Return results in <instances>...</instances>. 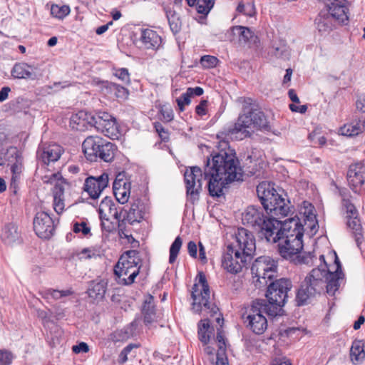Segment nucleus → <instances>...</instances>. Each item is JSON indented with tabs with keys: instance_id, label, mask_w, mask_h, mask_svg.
Listing matches in <instances>:
<instances>
[{
	"instance_id": "1",
	"label": "nucleus",
	"mask_w": 365,
	"mask_h": 365,
	"mask_svg": "<svg viewBox=\"0 0 365 365\" xmlns=\"http://www.w3.org/2000/svg\"><path fill=\"white\" fill-rule=\"evenodd\" d=\"M319 260L320 264L307 275L298 290V305H304L311 299L320 295L324 290L329 296H335L341 284H344L345 275L336 252L332 268L327 266L323 255H320Z\"/></svg>"
},
{
	"instance_id": "2",
	"label": "nucleus",
	"mask_w": 365,
	"mask_h": 365,
	"mask_svg": "<svg viewBox=\"0 0 365 365\" xmlns=\"http://www.w3.org/2000/svg\"><path fill=\"white\" fill-rule=\"evenodd\" d=\"M203 175L207 180L209 194L219 197L224 195L223 189L227 185L242 180V170L234 154L221 151L212 160L207 159Z\"/></svg>"
},
{
	"instance_id": "3",
	"label": "nucleus",
	"mask_w": 365,
	"mask_h": 365,
	"mask_svg": "<svg viewBox=\"0 0 365 365\" xmlns=\"http://www.w3.org/2000/svg\"><path fill=\"white\" fill-rule=\"evenodd\" d=\"M272 232V240L269 242L277 243L280 255L287 259L295 260L302 264H309L313 262L314 255L312 252L299 256L303 248L302 237L304 227L299 219L290 218L284 222L279 221L277 229Z\"/></svg>"
},
{
	"instance_id": "4",
	"label": "nucleus",
	"mask_w": 365,
	"mask_h": 365,
	"mask_svg": "<svg viewBox=\"0 0 365 365\" xmlns=\"http://www.w3.org/2000/svg\"><path fill=\"white\" fill-rule=\"evenodd\" d=\"M242 102V113L239 115L235 123L228 130L229 135H240V139L250 136V133L248 128L262 129L268 127V120L265 115L257 108V106L252 103V99L243 98Z\"/></svg>"
},
{
	"instance_id": "5",
	"label": "nucleus",
	"mask_w": 365,
	"mask_h": 365,
	"mask_svg": "<svg viewBox=\"0 0 365 365\" xmlns=\"http://www.w3.org/2000/svg\"><path fill=\"white\" fill-rule=\"evenodd\" d=\"M197 282L192 288L191 297L192 299V309L194 312L200 314L204 319H224L219 308L209 302L210 288L206 277L202 272L197 274Z\"/></svg>"
},
{
	"instance_id": "6",
	"label": "nucleus",
	"mask_w": 365,
	"mask_h": 365,
	"mask_svg": "<svg viewBox=\"0 0 365 365\" xmlns=\"http://www.w3.org/2000/svg\"><path fill=\"white\" fill-rule=\"evenodd\" d=\"M257 194L264 209L272 217H283L290 212V206L287 203L288 200L279 195L269 183H259Z\"/></svg>"
},
{
	"instance_id": "7",
	"label": "nucleus",
	"mask_w": 365,
	"mask_h": 365,
	"mask_svg": "<svg viewBox=\"0 0 365 365\" xmlns=\"http://www.w3.org/2000/svg\"><path fill=\"white\" fill-rule=\"evenodd\" d=\"M223 322L200 321L197 324L198 338L203 344H209L217 331L216 340L218 343V351L215 365H227L228 364L226 356V339L222 330Z\"/></svg>"
},
{
	"instance_id": "8",
	"label": "nucleus",
	"mask_w": 365,
	"mask_h": 365,
	"mask_svg": "<svg viewBox=\"0 0 365 365\" xmlns=\"http://www.w3.org/2000/svg\"><path fill=\"white\" fill-rule=\"evenodd\" d=\"M244 225L259 230L261 236L266 240H272V233L277 229L279 220L274 217H267L262 208L249 206L242 214Z\"/></svg>"
},
{
	"instance_id": "9",
	"label": "nucleus",
	"mask_w": 365,
	"mask_h": 365,
	"mask_svg": "<svg viewBox=\"0 0 365 365\" xmlns=\"http://www.w3.org/2000/svg\"><path fill=\"white\" fill-rule=\"evenodd\" d=\"M140 260L136 250H129L122 255L115 265V279L118 284L129 286L139 274Z\"/></svg>"
},
{
	"instance_id": "10",
	"label": "nucleus",
	"mask_w": 365,
	"mask_h": 365,
	"mask_svg": "<svg viewBox=\"0 0 365 365\" xmlns=\"http://www.w3.org/2000/svg\"><path fill=\"white\" fill-rule=\"evenodd\" d=\"M86 120L91 126L102 133L104 135L112 138H118L119 135L118 125L114 117L106 112H100L96 115H92L84 111H80L73 117L72 120Z\"/></svg>"
},
{
	"instance_id": "11",
	"label": "nucleus",
	"mask_w": 365,
	"mask_h": 365,
	"mask_svg": "<svg viewBox=\"0 0 365 365\" xmlns=\"http://www.w3.org/2000/svg\"><path fill=\"white\" fill-rule=\"evenodd\" d=\"M276 272V262L268 256L257 258L251 267L253 283L258 288L267 286Z\"/></svg>"
},
{
	"instance_id": "12",
	"label": "nucleus",
	"mask_w": 365,
	"mask_h": 365,
	"mask_svg": "<svg viewBox=\"0 0 365 365\" xmlns=\"http://www.w3.org/2000/svg\"><path fill=\"white\" fill-rule=\"evenodd\" d=\"M292 286L290 280L282 278L271 282L267 287L266 297L268 304H272V308L276 311L278 316L282 315V307L285 304Z\"/></svg>"
},
{
	"instance_id": "13",
	"label": "nucleus",
	"mask_w": 365,
	"mask_h": 365,
	"mask_svg": "<svg viewBox=\"0 0 365 365\" xmlns=\"http://www.w3.org/2000/svg\"><path fill=\"white\" fill-rule=\"evenodd\" d=\"M342 198V205L346 211L347 225L352 230L357 247L361 249V245L364 241L362 227L358 218V211L352 203L349 191L342 190L340 191Z\"/></svg>"
},
{
	"instance_id": "14",
	"label": "nucleus",
	"mask_w": 365,
	"mask_h": 365,
	"mask_svg": "<svg viewBox=\"0 0 365 365\" xmlns=\"http://www.w3.org/2000/svg\"><path fill=\"white\" fill-rule=\"evenodd\" d=\"M41 179L44 183L54 184L53 189V209L61 214L65 208L64 186L66 184L61 173L58 171L41 175Z\"/></svg>"
},
{
	"instance_id": "15",
	"label": "nucleus",
	"mask_w": 365,
	"mask_h": 365,
	"mask_svg": "<svg viewBox=\"0 0 365 365\" xmlns=\"http://www.w3.org/2000/svg\"><path fill=\"white\" fill-rule=\"evenodd\" d=\"M248 259L239 252L232 245L226 247L222 252V267L230 274L240 273L246 267Z\"/></svg>"
},
{
	"instance_id": "16",
	"label": "nucleus",
	"mask_w": 365,
	"mask_h": 365,
	"mask_svg": "<svg viewBox=\"0 0 365 365\" xmlns=\"http://www.w3.org/2000/svg\"><path fill=\"white\" fill-rule=\"evenodd\" d=\"M235 244L232 246L248 259L255 255L256 243L254 235L245 228L240 227L235 234Z\"/></svg>"
},
{
	"instance_id": "17",
	"label": "nucleus",
	"mask_w": 365,
	"mask_h": 365,
	"mask_svg": "<svg viewBox=\"0 0 365 365\" xmlns=\"http://www.w3.org/2000/svg\"><path fill=\"white\" fill-rule=\"evenodd\" d=\"M242 319H255L256 317L260 319H267L266 317H275L278 316L272 308V304L266 303L264 300H256L250 306L241 309Z\"/></svg>"
},
{
	"instance_id": "18",
	"label": "nucleus",
	"mask_w": 365,
	"mask_h": 365,
	"mask_svg": "<svg viewBox=\"0 0 365 365\" xmlns=\"http://www.w3.org/2000/svg\"><path fill=\"white\" fill-rule=\"evenodd\" d=\"M63 153V149L58 144H41L37 150V158L43 164L40 172L43 170H46V174L53 173L48 169L51 163H54L59 160Z\"/></svg>"
},
{
	"instance_id": "19",
	"label": "nucleus",
	"mask_w": 365,
	"mask_h": 365,
	"mask_svg": "<svg viewBox=\"0 0 365 365\" xmlns=\"http://www.w3.org/2000/svg\"><path fill=\"white\" fill-rule=\"evenodd\" d=\"M187 195L194 201L198 198L202 190V172L197 166L186 169L184 174Z\"/></svg>"
},
{
	"instance_id": "20",
	"label": "nucleus",
	"mask_w": 365,
	"mask_h": 365,
	"mask_svg": "<svg viewBox=\"0 0 365 365\" xmlns=\"http://www.w3.org/2000/svg\"><path fill=\"white\" fill-rule=\"evenodd\" d=\"M34 230L38 237L49 239L54 232L55 225L51 217L46 212H38L34 219Z\"/></svg>"
},
{
	"instance_id": "21",
	"label": "nucleus",
	"mask_w": 365,
	"mask_h": 365,
	"mask_svg": "<svg viewBox=\"0 0 365 365\" xmlns=\"http://www.w3.org/2000/svg\"><path fill=\"white\" fill-rule=\"evenodd\" d=\"M347 178L351 190L360 193L365 187V163H358L350 165Z\"/></svg>"
},
{
	"instance_id": "22",
	"label": "nucleus",
	"mask_w": 365,
	"mask_h": 365,
	"mask_svg": "<svg viewBox=\"0 0 365 365\" xmlns=\"http://www.w3.org/2000/svg\"><path fill=\"white\" fill-rule=\"evenodd\" d=\"M108 174L103 173L98 176H89L84 182V190L91 198L98 199L108 185Z\"/></svg>"
},
{
	"instance_id": "23",
	"label": "nucleus",
	"mask_w": 365,
	"mask_h": 365,
	"mask_svg": "<svg viewBox=\"0 0 365 365\" xmlns=\"http://www.w3.org/2000/svg\"><path fill=\"white\" fill-rule=\"evenodd\" d=\"M98 212L101 220L108 222L113 217L120 223L123 210L115 204L111 198L106 197L100 204ZM118 226L120 227V224H118Z\"/></svg>"
},
{
	"instance_id": "24",
	"label": "nucleus",
	"mask_w": 365,
	"mask_h": 365,
	"mask_svg": "<svg viewBox=\"0 0 365 365\" xmlns=\"http://www.w3.org/2000/svg\"><path fill=\"white\" fill-rule=\"evenodd\" d=\"M103 143V139L99 136H88L84 140L82 149L87 160L97 161V153Z\"/></svg>"
},
{
	"instance_id": "25",
	"label": "nucleus",
	"mask_w": 365,
	"mask_h": 365,
	"mask_svg": "<svg viewBox=\"0 0 365 365\" xmlns=\"http://www.w3.org/2000/svg\"><path fill=\"white\" fill-rule=\"evenodd\" d=\"M113 194L116 200L120 204L128 201L130 194V182L126 180L116 178L113 184Z\"/></svg>"
},
{
	"instance_id": "26",
	"label": "nucleus",
	"mask_w": 365,
	"mask_h": 365,
	"mask_svg": "<svg viewBox=\"0 0 365 365\" xmlns=\"http://www.w3.org/2000/svg\"><path fill=\"white\" fill-rule=\"evenodd\" d=\"M268 55L271 58L287 61L290 58L291 51L286 42L279 40L272 42V46L268 49Z\"/></svg>"
},
{
	"instance_id": "27",
	"label": "nucleus",
	"mask_w": 365,
	"mask_h": 365,
	"mask_svg": "<svg viewBox=\"0 0 365 365\" xmlns=\"http://www.w3.org/2000/svg\"><path fill=\"white\" fill-rule=\"evenodd\" d=\"M140 38L147 49H158L162 42V38L158 34L148 29L142 30Z\"/></svg>"
},
{
	"instance_id": "28",
	"label": "nucleus",
	"mask_w": 365,
	"mask_h": 365,
	"mask_svg": "<svg viewBox=\"0 0 365 365\" xmlns=\"http://www.w3.org/2000/svg\"><path fill=\"white\" fill-rule=\"evenodd\" d=\"M136 322H132L127 327L121 329H118L113 332L110 338L113 341H124L137 334Z\"/></svg>"
},
{
	"instance_id": "29",
	"label": "nucleus",
	"mask_w": 365,
	"mask_h": 365,
	"mask_svg": "<svg viewBox=\"0 0 365 365\" xmlns=\"http://www.w3.org/2000/svg\"><path fill=\"white\" fill-rule=\"evenodd\" d=\"M334 18L330 14L320 13L315 19L317 30L322 35L329 34L335 27Z\"/></svg>"
},
{
	"instance_id": "30",
	"label": "nucleus",
	"mask_w": 365,
	"mask_h": 365,
	"mask_svg": "<svg viewBox=\"0 0 365 365\" xmlns=\"http://www.w3.org/2000/svg\"><path fill=\"white\" fill-rule=\"evenodd\" d=\"M127 214V220L130 223L140 222L144 217V205L140 200H136L132 202Z\"/></svg>"
},
{
	"instance_id": "31",
	"label": "nucleus",
	"mask_w": 365,
	"mask_h": 365,
	"mask_svg": "<svg viewBox=\"0 0 365 365\" xmlns=\"http://www.w3.org/2000/svg\"><path fill=\"white\" fill-rule=\"evenodd\" d=\"M350 359L354 365L361 364L365 359L364 343L362 340H354L350 348Z\"/></svg>"
},
{
	"instance_id": "32",
	"label": "nucleus",
	"mask_w": 365,
	"mask_h": 365,
	"mask_svg": "<svg viewBox=\"0 0 365 365\" xmlns=\"http://www.w3.org/2000/svg\"><path fill=\"white\" fill-rule=\"evenodd\" d=\"M365 130V120H356L340 128L341 134L348 137L357 135Z\"/></svg>"
},
{
	"instance_id": "33",
	"label": "nucleus",
	"mask_w": 365,
	"mask_h": 365,
	"mask_svg": "<svg viewBox=\"0 0 365 365\" xmlns=\"http://www.w3.org/2000/svg\"><path fill=\"white\" fill-rule=\"evenodd\" d=\"M232 31L235 35L238 36L239 42L241 44H247L251 42H256L257 38L254 32L248 27L242 26H236L232 28Z\"/></svg>"
},
{
	"instance_id": "34",
	"label": "nucleus",
	"mask_w": 365,
	"mask_h": 365,
	"mask_svg": "<svg viewBox=\"0 0 365 365\" xmlns=\"http://www.w3.org/2000/svg\"><path fill=\"white\" fill-rule=\"evenodd\" d=\"M106 292V283L105 282H93L88 289V294L94 302H99L104 298Z\"/></svg>"
},
{
	"instance_id": "35",
	"label": "nucleus",
	"mask_w": 365,
	"mask_h": 365,
	"mask_svg": "<svg viewBox=\"0 0 365 365\" xmlns=\"http://www.w3.org/2000/svg\"><path fill=\"white\" fill-rule=\"evenodd\" d=\"M115 146L110 142L103 139V143L101 144V148L97 153V160L100 159L104 162H111L115 156Z\"/></svg>"
},
{
	"instance_id": "36",
	"label": "nucleus",
	"mask_w": 365,
	"mask_h": 365,
	"mask_svg": "<svg viewBox=\"0 0 365 365\" xmlns=\"http://www.w3.org/2000/svg\"><path fill=\"white\" fill-rule=\"evenodd\" d=\"M73 294L71 289L58 290L53 289H46L40 292L41 297L47 300H61Z\"/></svg>"
},
{
	"instance_id": "37",
	"label": "nucleus",
	"mask_w": 365,
	"mask_h": 365,
	"mask_svg": "<svg viewBox=\"0 0 365 365\" xmlns=\"http://www.w3.org/2000/svg\"><path fill=\"white\" fill-rule=\"evenodd\" d=\"M1 237L6 243L14 242L18 238L16 226L14 224L5 225L1 230Z\"/></svg>"
},
{
	"instance_id": "38",
	"label": "nucleus",
	"mask_w": 365,
	"mask_h": 365,
	"mask_svg": "<svg viewBox=\"0 0 365 365\" xmlns=\"http://www.w3.org/2000/svg\"><path fill=\"white\" fill-rule=\"evenodd\" d=\"M142 312L145 316V319L150 318L155 314V305L154 297L148 294L145 297L143 304L142 306Z\"/></svg>"
},
{
	"instance_id": "39",
	"label": "nucleus",
	"mask_w": 365,
	"mask_h": 365,
	"mask_svg": "<svg viewBox=\"0 0 365 365\" xmlns=\"http://www.w3.org/2000/svg\"><path fill=\"white\" fill-rule=\"evenodd\" d=\"M11 170L12 173V177L9 185V190L11 192L16 195L19 190V183L21 178L20 175L21 173V168L16 163H14L11 167Z\"/></svg>"
},
{
	"instance_id": "40",
	"label": "nucleus",
	"mask_w": 365,
	"mask_h": 365,
	"mask_svg": "<svg viewBox=\"0 0 365 365\" xmlns=\"http://www.w3.org/2000/svg\"><path fill=\"white\" fill-rule=\"evenodd\" d=\"M42 76V71L38 65L24 64V79L37 80Z\"/></svg>"
},
{
	"instance_id": "41",
	"label": "nucleus",
	"mask_w": 365,
	"mask_h": 365,
	"mask_svg": "<svg viewBox=\"0 0 365 365\" xmlns=\"http://www.w3.org/2000/svg\"><path fill=\"white\" fill-rule=\"evenodd\" d=\"M107 87L119 99L125 100L128 97V90L123 86L115 83H108Z\"/></svg>"
},
{
	"instance_id": "42",
	"label": "nucleus",
	"mask_w": 365,
	"mask_h": 365,
	"mask_svg": "<svg viewBox=\"0 0 365 365\" xmlns=\"http://www.w3.org/2000/svg\"><path fill=\"white\" fill-rule=\"evenodd\" d=\"M70 7L67 5L58 6L53 4L51 7V14L57 19H62L70 14Z\"/></svg>"
},
{
	"instance_id": "43",
	"label": "nucleus",
	"mask_w": 365,
	"mask_h": 365,
	"mask_svg": "<svg viewBox=\"0 0 365 365\" xmlns=\"http://www.w3.org/2000/svg\"><path fill=\"white\" fill-rule=\"evenodd\" d=\"M166 14L170 29L174 34L178 33L181 28V22L179 17L175 11L170 10L168 11Z\"/></svg>"
},
{
	"instance_id": "44",
	"label": "nucleus",
	"mask_w": 365,
	"mask_h": 365,
	"mask_svg": "<svg viewBox=\"0 0 365 365\" xmlns=\"http://www.w3.org/2000/svg\"><path fill=\"white\" fill-rule=\"evenodd\" d=\"M246 325L256 334H262L267 328V321H247Z\"/></svg>"
},
{
	"instance_id": "45",
	"label": "nucleus",
	"mask_w": 365,
	"mask_h": 365,
	"mask_svg": "<svg viewBox=\"0 0 365 365\" xmlns=\"http://www.w3.org/2000/svg\"><path fill=\"white\" fill-rule=\"evenodd\" d=\"M182 241L180 237H177L170 247L169 262L173 264L182 247Z\"/></svg>"
},
{
	"instance_id": "46",
	"label": "nucleus",
	"mask_w": 365,
	"mask_h": 365,
	"mask_svg": "<svg viewBox=\"0 0 365 365\" xmlns=\"http://www.w3.org/2000/svg\"><path fill=\"white\" fill-rule=\"evenodd\" d=\"M214 3L211 0H197L195 6L199 14H207L212 8Z\"/></svg>"
},
{
	"instance_id": "47",
	"label": "nucleus",
	"mask_w": 365,
	"mask_h": 365,
	"mask_svg": "<svg viewBox=\"0 0 365 365\" xmlns=\"http://www.w3.org/2000/svg\"><path fill=\"white\" fill-rule=\"evenodd\" d=\"M73 231L76 234L81 233L84 237L91 235V227L88 225L87 222L84 221L81 222H74L73 225Z\"/></svg>"
},
{
	"instance_id": "48",
	"label": "nucleus",
	"mask_w": 365,
	"mask_h": 365,
	"mask_svg": "<svg viewBox=\"0 0 365 365\" xmlns=\"http://www.w3.org/2000/svg\"><path fill=\"white\" fill-rule=\"evenodd\" d=\"M236 11L239 14H242L248 16H253L255 14V7L253 4H244L242 2L239 3Z\"/></svg>"
},
{
	"instance_id": "49",
	"label": "nucleus",
	"mask_w": 365,
	"mask_h": 365,
	"mask_svg": "<svg viewBox=\"0 0 365 365\" xmlns=\"http://www.w3.org/2000/svg\"><path fill=\"white\" fill-rule=\"evenodd\" d=\"M138 347H140V344H129L120 353L118 362L120 364L125 363L128 360V354H130L134 349H138Z\"/></svg>"
},
{
	"instance_id": "50",
	"label": "nucleus",
	"mask_w": 365,
	"mask_h": 365,
	"mask_svg": "<svg viewBox=\"0 0 365 365\" xmlns=\"http://www.w3.org/2000/svg\"><path fill=\"white\" fill-rule=\"evenodd\" d=\"M113 73L116 78H118L122 82H123L125 83H130V73L127 68H114L113 69Z\"/></svg>"
},
{
	"instance_id": "51",
	"label": "nucleus",
	"mask_w": 365,
	"mask_h": 365,
	"mask_svg": "<svg viewBox=\"0 0 365 365\" xmlns=\"http://www.w3.org/2000/svg\"><path fill=\"white\" fill-rule=\"evenodd\" d=\"M219 60L213 56L205 55L201 57L200 63L203 68H210L215 67Z\"/></svg>"
},
{
	"instance_id": "52",
	"label": "nucleus",
	"mask_w": 365,
	"mask_h": 365,
	"mask_svg": "<svg viewBox=\"0 0 365 365\" xmlns=\"http://www.w3.org/2000/svg\"><path fill=\"white\" fill-rule=\"evenodd\" d=\"M159 111L163 116V120L165 122H170L173 119V110L170 106L167 105L160 106Z\"/></svg>"
},
{
	"instance_id": "53",
	"label": "nucleus",
	"mask_w": 365,
	"mask_h": 365,
	"mask_svg": "<svg viewBox=\"0 0 365 365\" xmlns=\"http://www.w3.org/2000/svg\"><path fill=\"white\" fill-rule=\"evenodd\" d=\"M190 98L191 96L188 92L186 91L185 93H182L180 98H177L176 101L180 111L184 110L185 106L189 105L190 103Z\"/></svg>"
},
{
	"instance_id": "54",
	"label": "nucleus",
	"mask_w": 365,
	"mask_h": 365,
	"mask_svg": "<svg viewBox=\"0 0 365 365\" xmlns=\"http://www.w3.org/2000/svg\"><path fill=\"white\" fill-rule=\"evenodd\" d=\"M13 358V354L10 351L0 350V365H10Z\"/></svg>"
},
{
	"instance_id": "55",
	"label": "nucleus",
	"mask_w": 365,
	"mask_h": 365,
	"mask_svg": "<svg viewBox=\"0 0 365 365\" xmlns=\"http://www.w3.org/2000/svg\"><path fill=\"white\" fill-rule=\"evenodd\" d=\"M11 75L16 78H23V64L16 63L11 70Z\"/></svg>"
},
{
	"instance_id": "56",
	"label": "nucleus",
	"mask_w": 365,
	"mask_h": 365,
	"mask_svg": "<svg viewBox=\"0 0 365 365\" xmlns=\"http://www.w3.org/2000/svg\"><path fill=\"white\" fill-rule=\"evenodd\" d=\"M72 351L75 354L87 353L89 351V348L86 343L81 342L77 345L73 346Z\"/></svg>"
},
{
	"instance_id": "57",
	"label": "nucleus",
	"mask_w": 365,
	"mask_h": 365,
	"mask_svg": "<svg viewBox=\"0 0 365 365\" xmlns=\"http://www.w3.org/2000/svg\"><path fill=\"white\" fill-rule=\"evenodd\" d=\"M207 101L206 100H202L200 101L199 105H197L195 108L196 113L199 115H204L206 114L205 108L207 106Z\"/></svg>"
},
{
	"instance_id": "58",
	"label": "nucleus",
	"mask_w": 365,
	"mask_h": 365,
	"mask_svg": "<svg viewBox=\"0 0 365 365\" xmlns=\"http://www.w3.org/2000/svg\"><path fill=\"white\" fill-rule=\"evenodd\" d=\"M187 250H188L189 255L191 257H192L194 258L197 257V245L195 244V242H194L193 241L189 242L187 244Z\"/></svg>"
},
{
	"instance_id": "59",
	"label": "nucleus",
	"mask_w": 365,
	"mask_h": 365,
	"mask_svg": "<svg viewBox=\"0 0 365 365\" xmlns=\"http://www.w3.org/2000/svg\"><path fill=\"white\" fill-rule=\"evenodd\" d=\"M289 108L292 112L299 113H304L307 110V105H302V106H297L294 103H292L289 105Z\"/></svg>"
},
{
	"instance_id": "60",
	"label": "nucleus",
	"mask_w": 365,
	"mask_h": 365,
	"mask_svg": "<svg viewBox=\"0 0 365 365\" xmlns=\"http://www.w3.org/2000/svg\"><path fill=\"white\" fill-rule=\"evenodd\" d=\"M187 91L192 96H200L203 94V89L201 87L188 88Z\"/></svg>"
},
{
	"instance_id": "61",
	"label": "nucleus",
	"mask_w": 365,
	"mask_h": 365,
	"mask_svg": "<svg viewBox=\"0 0 365 365\" xmlns=\"http://www.w3.org/2000/svg\"><path fill=\"white\" fill-rule=\"evenodd\" d=\"M155 128L161 138L165 139L166 138L167 132L160 123H155Z\"/></svg>"
},
{
	"instance_id": "62",
	"label": "nucleus",
	"mask_w": 365,
	"mask_h": 365,
	"mask_svg": "<svg viewBox=\"0 0 365 365\" xmlns=\"http://www.w3.org/2000/svg\"><path fill=\"white\" fill-rule=\"evenodd\" d=\"M199 257L202 263H206L207 259L206 257L205 250L201 242L199 243Z\"/></svg>"
},
{
	"instance_id": "63",
	"label": "nucleus",
	"mask_w": 365,
	"mask_h": 365,
	"mask_svg": "<svg viewBox=\"0 0 365 365\" xmlns=\"http://www.w3.org/2000/svg\"><path fill=\"white\" fill-rule=\"evenodd\" d=\"M356 106L357 110L364 113L365 112V98H359L356 102Z\"/></svg>"
},
{
	"instance_id": "64",
	"label": "nucleus",
	"mask_w": 365,
	"mask_h": 365,
	"mask_svg": "<svg viewBox=\"0 0 365 365\" xmlns=\"http://www.w3.org/2000/svg\"><path fill=\"white\" fill-rule=\"evenodd\" d=\"M272 365H292V364L286 358H279L274 360Z\"/></svg>"
}]
</instances>
